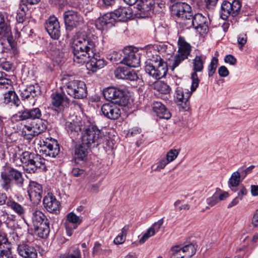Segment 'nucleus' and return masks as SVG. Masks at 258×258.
Segmentation results:
<instances>
[{"instance_id":"603ef678","label":"nucleus","mask_w":258,"mask_h":258,"mask_svg":"<svg viewBox=\"0 0 258 258\" xmlns=\"http://www.w3.org/2000/svg\"><path fill=\"white\" fill-rule=\"evenodd\" d=\"M179 152L176 149H171L169 150L166 154V159L170 163L173 161L177 157Z\"/></svg>"},{"instance_id":"423d86ee","label":"nucleus","mask_w":258,"mask_h":258,"mask_svg":"<svg viewBox=\"0 0 258 258\" xmlns=\"http://www.w3.org/2000/svg\"><path fill=\"white\" fill-rule=\"evenodd\" d=\"M182 27L186 29L194 27L200 34L207 33L208 31V21L207 17L202 14L197 13L191 16L182 22Z\"/></svg>"},{"instance_id":"7ed1b4c3","label":"nucleus","mask_w":258,"mask_h":258,"mask_svg":"<svg viewBox=\"0 0 258 258\" xmlns=\"http://www.w3.org/2000/svg\"><path fill=\"white\" fill-rule=\"evenodd\" d=\"M102 135L98 127L89 122L84 124L82 132V143L87 147H91L92 145H98L101 143Z\"/></svg>"},{"instance_id":"cd10ccee","label":"nucleus","mask_w":258,"mask_h":258,"mask_svg":"<svg viewBox=\"0 0 258 258\" xmlns=\"http://www.w3.org/2000/svg\"><path fill=\"white\" fill-rule=\"evenodd\" d=\"M115 24L114 18L112 17L110 13H109L99 18L96 22V26L98 29L104 30L112 27Z\"/></svg>"},{"instance_id":"f03ea898","label":"nucleus","mask_w":258,"mask_h":258,"mask_svg":"<svg viewBox=\"0 0 258 258\" xmlns=\"http://www.w3.org/2000/svg\"><path fill=\"white\" fill-rule=\"evenodd\" d=\"M46 160L41 155L28 151L24 152L20 157H14L13 162L16 166H23V169L28 173H35L38 170L45 171Z\"/></svg>"},{"instance_id":"c756f323","label":"nucleus","mask_w":258,"mask_h":258,"mask_svg":"<svg viewBox=\"0 0 258 258\" xmlns=\"http://www.w3.org/2000/svg\"><path fill=\"white\" fill-rule=\"evenodd\" d=\"M190 89H191V88ZM194 91L192 90L189 91L188 89L177 87L175 91L176 97L179 102L184 103L185 107H186L189 104L188 99Z\"/></svg>"},{"instance_id":"f8f14e48","label":"nucleus","mask_w":258,"mask_h":258,"mask_svg":"<svg viewBox=\"0 0 258 258\" xmlns=\"http://www.w3.org/2000/svg\"><path fill=\"white\" fill-rule=\"evenodd\" d=\"M41 149L39 153L45 157L55 158L59 152V147L57 142L52 139L40 141L39 144Z\"/></svg>"},{"instance_id":"864d4df0","label":"nucleus","mask_w":258,"mask_h":258,"mask_svg":"<svg viewBox=\"0 0 258 258\" xmlns=\"http://www.w3.org/2000/svg\"><path fill=\"white\" fill-rule=\"evenodd\" d=\"M121 54L116 51H112L108 54L107 58L113 62L117 63L120 59Z\"/></svg>"},{"instance_id":"c9c22d12","label":"nucleus","mask_w":258,"mask_h":258,"mask_svg":"<svg viewBox=\"0 0 258 258\" xmlns=\"http://www.w3.org/2000/svg\"><path fill=\"white\" fill-rule=\"evenodd\" d=\"M7 206L11 208L15 213L20 216H22L25 213L24 207L12 199H8L6 203Z\"/></svg>"},{"instance_id":"f3484780","label":"nucleus","mask_w":258,"mask_h":258,"mask_svg":"<svg viewBox=\"0 0 258 258\" xmlns=\"http://www.w3.org/2000/svg\"><path fill=\"white\" fill-rule=\"evenodd\" d=\"M206 57L204 55H196L193 59V68L194 72L191 74L192 84L191 88L192 91H195L199 84V79L197 75V72L202 71L204 68V63Z\"/></svg>"},{"instance_id":"774afa93","label":"nucleus","mask_w":258,"mask_h":258,"mask_svg":"<svg viewBox=\"0 0 258 258\" xmlns=\"http://www.w3.org/2000/svg\"><path fill=\"white\" fill-rule=\"evenodd\" d=\"M26 19V13L17 11L16 20L19 23H22Z\"/></svg>"},{"instance_id":"2f4dec72","label":"nucleus","mask_w":258,"mask_h":258,"mask_svg":"<svg viewBox=\"0 0 258 258\" xmlns=\"http://www.w3.org/2000/svg\"><path fill=\"white\" fill-rule=\"evenodd\" d=\"M154 88L161 94L160 97L162 99L167 100L170 98L171 88L167 83L163 81L156 82L154 85Z\"/></svg>"},{"instance_id":"c03bdc74","label":"nucleus","mask_w":258,"mask_h":258,"mask_svg":"<svg viewBox=\"0 0 258 258\" xmlns=\"http://www.w3.org/2000/svg\"><path fill=\"white\" fill-rule=\"evenodd\" d=\"M51 99V103L55 107H59L63 105V103L65 101L63 96L58 93L52 94Z\"/></svg>"},{"instance_id":"58836bf2","label":"nucleus","mask_w":258,"mask_h":258,"mask_svg":"<svg viewBox=\"0 0 258 258\" xmlns=\"http://www.w3.org/2000/svg\"><path fill=\"white\" fill-rule=\"evenodd\" d=\"M4 101L6 103H13L15 106H18L20 103V100L17 94L13 91H9L5 93Z\"/></svg>"},{"instance_id":"a211bd4d","label":"nucleus","mask_w":258,"mask_h":258,"mask_svg":"<svg viewBox=\"0 0 258 258\" xmlns=\"http://www.w3.org/2000/svg\"><path fill=\"white\" fill-rule=\"evenodd\" d=\"M45 28L47 33L53 39H58L60 36L59 23L54 16H50L46 20Z\"/></svg>"},{"instance_id":"dca6fc26","label":"nucleus","mask_w":258,"mask_h":258,"mask_svg":"<svg viewBox=\"0 0 258 258\" xmlns=\"http://www.w3.org/2000/svg\"><path fill=\"white\" fill-rule=\"evenodd\" d=\"M63 18L67 28L70 30L83 23V17L75 11L69 10L63 13Z\"/></svg>"},{"instance_id":"4c0bfd02","label":"nucleus","mask_w":258,"mask_h":258,"mask_svg":"<svg viewBox=\"0 0 258 258\" xmlns=\"http://www.w3.org/2000/svg\"><path fill=\"white\" fill-rule=\"evenodd\" d=\"M138 73V71L130 70V87L136 88L139 85H142L143 81Z\"/></svg>"},{"instance_id":"a878e982","label":"nucleus","mask_w":258,"mask_h":258,"mask_svg":"<svg viewBox=\"0 0 258 258\" xmlns=\"http://www.w3.org/2000/svg\"><path fill=\"white\" fill-rule=\"evenodd\" d=\"M40 95V89L38 84L27 86L21 90L20 96L23 100H29Z\"/></svg>"},{"instance_id":"ddd939ff","label":"nucleus","mask_w":258,"mask_h":258,"mask_svg":"<svg viewBox=\"0 0 258 258\" xmlns=\"http://www.w3.org/2000/svg\"><path fill=\"white\" fill-rule=\"evenodd\" d=\"M241 7L239 0H233L232 3L224 1L221 4L220 10V17L223 20H226L231 15L233 17L237 16Z\"/></svg>"},{"instance_id":"e2e57ef3","label":"nucleus","mask_w":258,"mask_h":258,"mask_svg":"<svg viewBox=\"0 0 258 258\" xmlns=\"http://www.w3.org/2000/svg\"><path fill=\"white\" fill-rule=\"evenodd\" d=\"M224 61L226 63H228L231 65H234L236 64L237 60L236 58L231 54L226 55L224 58Z\"/></svg>"},{"instance_id":"5701e85b","label":"nucleus","mask_w":258,"mask_h":258,"mask_svg":"<svg viewBox=\"0 0 258 258\" xmlns=\"http://www.w3.org/2000/svg\"><path fill=\"white\" fill-rule=\"evenodd\" d=\"M84 124L82 122L76 119L72 121L67 120L65 123V128L71 138H76L80 132L83 130Z\"/></svg>"},{"instance_id":"052dcab7","label":"nucleus","mask_w":258,"mask_h":258,"mask_svg":"<svg viewBox=\"0 0 258 258\" xmlns=\"http://www.w3.org/2000/svg\"><path fill=\"white\" fill-rule=\"evenodd\" d=\"M218 74L221 77H226L229 75V72L225 66H222L218 69Z\"/></svg>"},{"instance_id":"3c124183","label":"nucleus","mask_w":258,"mask_h":258,"mask_svg":"<svg viewBox=\"0 0 258 258\" xmlns=\"http://www.w3.org/2000/svg\"><path fill=\"white\" fill-rule=\"evenodd\" d=\"M127 228L124 227L122 228L121 233L114 239V242L116 244H122L125 240L126 235L127 234Z\"/></svg>"},{"instance_id":"37998d69","label":"nucleus","mask_w":258,"mask_h":258,"mask_svg":"<svg viewBox=\"0 0 258 258\" xmlns=\"http://www.w3.org/2000/svg\"><path fill=\"white\" fill-rule=\"evenodd\" d=\"M241 174L239 171L234 172L228 180L229 186L236 187L240 183Z\"/></svg>"},{"instance_id":"9d476101","label":"nucleus","mask_w":258,"mask_h":258,"mask_svg":"<svg viewBox=\"0 0 258 258\" xmlns=\"http://www.w3.org/2000/svg\"><path fill=\"white\" fill-rule=\"evenodd\" d=\"M178 51L174 57L173 61L171 66L172 70H173L177 67L180 63L188 58L190 53L191 47L182 37L180 36L178 40Z\"/></svg>"},{"instance_id":"9b49d317","label":"nucleus","mask_w":258,"mask_h":258,"mask_svg":"<svg viewBox=\"0 0 258 258\" xmlns=\"http://www.w3.org/2000/svg\"><path fill=\"white\" fill-rule=\"evenodd\" d=\"M171 15L177 17L179 24L182 26V22L191 16V8L185 3L173 4L170 6Z\"/></svg>"},{"instance_id":"de8ad7c7","label":"nucleus","mask_w":258,"mask_h":258,"mask_svg":"<svg viewBox=\"0 0 258 258\" xmlns=\"http://www.w3.org/2000/svg\"><path fill=\"white\" fill-rule=\"evenodd\" d=\"M168 163H169L165 158H162L151 166L152 170L154 171H160L161 170L164 169Z\"/></svg>"},{"instance_id":"49530a36","label":"nucleus","mask_w":258,"mask_h":258,"mask_svg":"<svg viewBox=\"0 0 258 258\" xmlns=\"http://www.w3.org/2000/svg\"><path fill=\"white\" fill-rule=\"evenodd\" d=\"M132 130V132L130 133V134L132 136L137 137L138 141L136 142V144L137 146L139 147L143 141V135L141 133L142 129L139 127L136 126L133 127Z\"/></svg>"},{"instance_id":"8fccbe9b","label":"nucleus","mask_w":258,"mask_h":258,"mask_svg":"<svg viewBox=\"0 0 258 258\" xmlns=\"http://www.w3.org/2000/svg\"><path fill=\"white\" fill-rule=\"evenodd\" d=\"M218 64V59L216 57H213L210 64L208 66L209 77H212L215 73Z\"/></svg>"},{"instance_id":"2eb2a0df","label":"nucleus","mask_w":258,"mask_h":258,"mask_svg":"<svg viewBox=\"0 0 258 258\" xmlns=\"http://www.w3.org/2000/svg\"><path fill=\"white\" fill-rule=\"evenodd\" d=\"M122 51L124 56L119 62L123 66L117 68L114 71V74L117 79L127 80L129 78V46H125Z\"/></svg>"},{"instance_id":"4468645a","label":"nucleus","mask_w":258,"mask_h":258,"mask_svg":"<svg viewBox=\"0 0 258 258\" xmlns=\"http://www.w3.org/2000/svg\"><path fill=\"white\" fill-rule=\"evenodd\" d=\"M170 258H191L196 252V249L192 244L184 246L175 245L171 249Z\"/></svg>"},{"instance_id":"f704fd0d","label":"nucleus","mask_w":258,"mask_h":258,"mask_svg":"<svg viewBox=\"0 0 258 258\" xmlns=\"http://www.w3.org/2000/svg\"><path fill=\"white\" fill-rule=\"evenodd\" d=\"M50 223H43L38 227H34L35 231L38 237L41 238H46L50 232Z\"/></svg>"},{"instance_id":"c85d7f7f","label":"nucleus","mask_w":258,"mask_h":258,"mask_svg":"<svg viewBox=\"0 0 258 258\" xmlns=\"http://www.w3.org/2000/svg\"><path fill=\"white\" fill-rule=\"evenodd\" d=\"M89 148L90 147L86 146L82 143L75 147L73 154L75 163L79 164L81 161H85L87 160Z\"/></svg>"},{"instance_id":"0e129e2a","label":"nucleus","mask_w":258,"mask_h":258,"mask_svg":"<svg viewBox=\"0 0 258 258\" xmlns=\"http://www.w3.org/2000/svg\"><path fill=\"white\" fill-rule=\"evenodd\" d=\"M254 168V165H251L249 167L246 168V169H245L244 170H242L241 168H239L238 169V171H240L241 177H242L243 178H244L246 176V175L247 174L251 172L252 170H253V169Z\"/></svg>"},{"instance_id":"393cba45","label":"nucleus","mask_w":258,"mask_h":258,"mask_svg":"<svg viewBox=\"0 0 258 258\" xmlns=\"http://www.w3.org/2000/svg\"><path fill=\"white\" fill-rule=\"evenodd\" d=\"M20 120H25L27 119H41L42 112L38 107L31 109H25L23 111H19L17 114Z\"/></svg>"},{"instance_id":"20e7f679","label":"nucleus","mask_w":258,"mask_h":258,"mask_svg":"<svg viewBox=\"0 0 258 258\" xmlns=\"http://www.w3.org/2000/svg\"><path fill=\"white\" fill-rule=\"evenodd\" d=\"M128 93L129 92L126 89H117L114 87L107 88L103 92V95L106 100L119 99L117 102L120 106L123 107V110L126 111L127 116L128 115L127 112L129 102Z\"/></svg>"},{"instance_id":"6e6552de","label":"nucleus","mask_w":258,"mask_h":258,"mask_svg":"<svg viewBox=\"0 0 258 258\" xmlns=\"http://www.w3.org/2000/svg\"><path fill=\"white\" fill-rule=\"evenodd\" d=\"M155 4V0H139L136 6L130 8V20L148 17Z\"/></svg>"},{"instance_id":"69168bd1","label":"nucleus","mask_w":258,"mask_h":258,"mask_svg":"<svg viewBox=\"0 0 258 258\" xmlns=\"http://www.w3.org/2000/svg\"><path fill=\"white\" fill-rule=\"evenodd\" d=\"M0 67L3 70L9 72L12 69V64L9 61H4L1 62Z\"/></svg>"},{"instance_id":"0eeeda50","label":"nucleus","mask_w":258,"mask_h":258,"mask_svg":"<svg viewBox=\"0 0 258 258\" xmlns=\"http://www.w3.org/2000/svg\"><path fill=\"white\" fill-rule=\"evenodd\" d=\"M1 176L3 187L6 191L11 188L12 180L18 186L22 187L23 186L24 178L22 172L13 167H8L5 172L2 173Z\"/></svg>"},{"instance_id":"a18cd8bd","label":"nucleus","mask_w":258,"mask_h":258,"mask_svg":"<svg viewBox=\"0 0 258 258\" xmlns=\"http://www.w3.org/2000/svg\"><path fill=\"white\" fill-rule=\"evenodd\" d=\"M7 74L3 75L0 79V90H6L10 89L12 87V82L11 79L7 78Z\"/></svg>"},{"instance_id":"a19ab883","label":"nucleus","mask_w":258,"mask_h":258,"mask_svg":"<svg viewBox=\"0 0 258 258\" xmlns=\"http://www.w3.org/2000/svg\"><path fill=\"white\" fill-rule=\"evenodd\" d=\"M33 125L32 122L30 124H25L22 128V134L27 139H31L36 136L33 133Z\"/></svg>"},{"instance_id":"13d9d810","label":"nucleus","mask_w":258,"mask_h":258,"mask_svg":"<svg viewBox=\"0 0 258 258\" xmlns=\"http://www.w3.org/2000/svg\"><path fill=\"white\" fill-rule=\"evenodd\" d=\"M237 42L239 45V48L240 50L243 49V47L247 42V36L245 34H240L237 38Z\"/></svg>"},{"instance_id":"6ab92c4d","label":"nucleus","mask_w":258,"mask_h":258,"mask_svg":"<svg viewBox=\"0 0 258 258\" xmlns=\"http://www.w3.org/2000/svg\"><path fill=\"white\" fill-rule=\"evenodd\" d=\"M17 251L23 258H37V250L32 244L22 242L18 245Z\"/></svg>"},{"instance_id":"72a5a7b5","label":"nucleus","mask_w":258,"mask_h":258,"mask_svg":"<svg viewBox=\"0 0 258 258\" xmlns=\"http://www.w3.org/2000/svg\"><path fill=\"white\" fill-rule=\"evenodd\" d=\"M138 48L130 46V68H138L140 63Z\"/></svg>"},{"instance_id":"e433bc0d","label":"nucleus","mask_w":258,"mask_h":258,"mask_svg":"<svg viewBox=\"0 0 258 258\" xmlns=\"http://www.w3.org/2000/svg\"><path fill=\"white\" fill-rule=\"evenodd\" d=\"M33 125V133L36 136L44 132L47 128V121L42 119L32 122Z\"/></svg>"},{"instance_id":"5fc2aeb1","label":"nucleus","mask_w":258,"mask_h":258,"mask_svg":"<svg viewBox=\"0 0 258 258\" xmlns=\"http://www.w3.org/2000/svg\"><path fill=\"white\" fill-rule=\"evenodd\" d=\"M7 247H11L6 236L5 234H0V251L5 249Z\"/></svg>"},{"instance_id":"6e6d98bb","label":"nucleus","mask_w":258,"mask_h":258,"mask_svg":"<svg viewBox=\"0 0 258 258\" xmlns=\"http://www.w3.org/2000/svg\"><path fill=\"white\" fill-rule=\"evenodd\" d=\"M155 233L154 231L150 227L140 239V243H144L149 238L154 235Z\"/></svg>"},{"instance_id":"bf43d9fd","label":"nucleus","mask_w":258,"mask_h":258,"mask_svg":"<svg viewBox=\"0 0 258 258\" xmlns=\"http://www.w3.org/2000/svg\"><path fill=\"white\" fill-rule=\"evenodd\" d=\"M163 218H161L157 222L154 223L151 227L155 233L158 232L163 224Z\"/></svg>"},{"instance_id":"4d7b16f0","label":"nucleus","mask_w":258,"mask_h":258,"mask_svg":"<svg viewBox=\"0 0 258 258\" xmlns=\"http://www.w3.org/2000/svg\"><path fill=\"white\" fill-rule=\"evenodd\" d=\"M0 258H14L11 251V248L7 247L5 249L0 251Z\"/></svg>"},{"instance_id":"b1692460","label":"nucleus","mask_w":258,"mask_h":258,"mask_svg":"<svg viewBox=\"0 0 258 258\" xmlns=\"http://www.w3.org/2000/svg\"><path fill=\"white\" fill-rule=\"evenodd\" d=\"M43 203L44 208L49 213L57 214L59 212L60 203L52 194H48L45 196Z\"/></svg>"},{"instance_id":"09e8293b","label":"nucleus","mask_w":258,"mask_h":258,"mask_svg":"<svg viewBox=\"0 0 258 258\" xmlns=\"http://www.w3.org/2000/svg\"><path fill=\"white\" fill-rule=\"evenodd\" d=\"M110 252L111 250L110 249H103L101 248V244L98 242H96L94 243L92 251V255L93 256L106 253H110Z\"/></svg>"},{"instance_id":"4be33fe9","label":"nucleus","mask_w":258,"mask_h":258,"mask_svg":"<svg viewBox=\"0 0 258 258\" xmlns=\"http://www.w3.org/2000/svg\"><path fill=\"white\" fill-rule=\"evenodd\" d=\"M30 200L35 204H38L41 201L42 194V187L38 183L31 181L28 189Z\"/></svg>"},{"instance_id":"aec40b11","label":"nucleus","mask_w":258,"mask_h":258,"mask_svg":"<svg viewBox=\"0 0 258 258\" xmlns=\"http://www.w3.org/2000/svg\"><path fill=\"white\" fill-rule=\"evenodd\" d=\"M82 222V218L77 216L74 212L68 214L63 224L67 235L71 236L73 230L76 229Z\"/></svg>"},{"instance_id":"412c9836","label":"nucleus","mask_w":258,"mask_h":258,"mask_svg":"<svg viewBox=\"0 0 258 258\" xmlns=\"http://www.w3.org/2000/svg\"><path fill=\"white\" fill-rule=\"evenodd\" d=\"M101 110L103 115L110 119H117L121 114L120 109L116 104L112 103L104 104Z\"/></svg>"},{"instance_id":"473e14b6","label":"nucleus","mask_w":258,"mask_h":258,"mask_svg":"<svg viewBox=\"0 0 258 258\" xmlns=\"http://www.w3.org/2000/svg\"><path fill=\"white\" fill-rule=\"evenodd\" d=\"M128 7H120L118 9L115 10L114 12H111L110 14L112 17L114 18L115 23L117 21L126 22L129 19L128 16Z\"/></svg>"},{"instance_id":"79ce46f5","label":"nucleus","mask_w":258,"mask_h":258,"mask_svg":"<svg viewBox=\"0 0 258 258\" xmlns=\"http://www.w3.org/2000/svg\"><path fill=\"white\" fill-rule=\"evenodd\" d=\"M10 31V27L5 23L4 16L0 13V38L6 37Z\"/></svg>"},{"instance_id":"338daca9","label":"nucleus","mask_w":258,"mask_h":258,"mask_svg":"<svg viewBox=\"0 0 258 258\" xmlns=\"http://www.w3.org/2000/svg\"><path fill=\"white\" fill-rule=\"evenodd\" d=\"M27 4V3H26L25 0H21L19 5V9L18 11H20L21 12H24V13H26V11L28 10Z\"/></svg>"},{"instance_id":"7c9ffc66","label":"nucleus","mask_w":258,"mask_h":258,"mask_svg":"<svg viewBox=\"0 0 258 258\" xmlns=\"http://www.w3.org/2000/svg\"><path fill=\"white\" fill-rule=\"evenodd\" d=\"M32 221L34 227H38L39 225H42L43 223H48L49 220L47 218L45 214L37 208L32 209Z\"/></svg>"},{"instance_id":"680f3d73","label":"nucleus","mask_w":258,"mask_h":258,"mask_svg":"<svg viewBox=\"0 0 258 258\" xmlns=\"http://www.w3.org/2000/svg\"><path fill=\"white\" fill-rule=\"evenodd\" d=\"M217 197V194L215 193L213 196L208 198L207 200L208 204L211 207L217 204L219 202Z\"/></svg>"},{"instance_id":"39448f33","label":"nucleus","mask_w":258,"mask_h":258,"mask_svg":"<svg viewBox=\"0 0 258 258\" xmlns=\"http://www.w3.org/2000/svg\"><path fill=\"white\" fill-rule=\"evenodd\" d=\"M145 70L150 76L156 80L164 77L168 71L167 65L160 57L146 62Z\"/></svg>"},{"instance_id":"f257e3e1","label":"nucleus","mask_w":258,"mask_h":258,"mask_svg":"<svg viewBox=\"0 0 258 258\" xmlns=\"http://www.w3.org/2000/svg\"><path fill=\"white\" fill-rule=\"evenodd\" d=\"M96 47L94 38L86 36L75 39L72 44L74 61L80 64L87 62V69L93 72L103 68L106 63L97 54Z\"/></svg>"},{"instance_id":"bb28decb","label":"nucleus","mask_w":258,"mask_h":258,"mask_svg":"<svg viewBox=\"0 0 258 258\" xmlns=\"http://www.w3.org/2000/svg\"><path fill=\"white\" fill-rule=\"evenodd\" d=\"M151 105L154 112L160 118L169 119L171 117L169 110L161 102L155 101Z\"/></svg>"},{"instance_id":"ea45409f","label":"nucleus","mask_w":258,"mask_h":258,"mask_svg":"<svg viewBox=\"0 0 258 258\" xmlns=\"http://www.w3.org/2000/svg\"><path fill=\"white\" fill-rule=\"evenodd\" d=\"M60 258H82L80 249L76 246H73L68 253L61 254Z\"/></svg>"},{"instance_id":"1a4fd4ad","label":"nucleus","mask_w":258,"mask_h":258,"mask_svg":"<svg viewBox=\"0 0 258 258\" xmlns=\"http://www.w3.org/2000/svg\"><path fill=\"white\" fill-rule=\"evenodd\" d=\"M67 94L76 99H83L87 96V91L84 82L79 80H71L63 83Z\"/></svg>"}]
</instances>
